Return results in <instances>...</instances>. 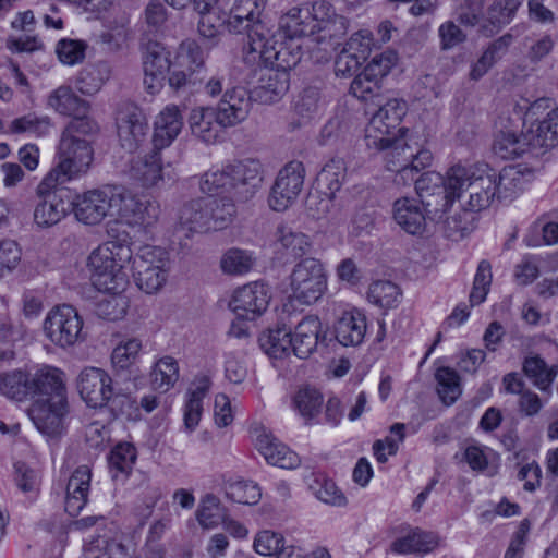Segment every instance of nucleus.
Masks as SVG:
<instances>
[{"mask_svg": "<svg viewBox=\"0 0 558 558\" xmlns=\"http://www.w3.org/2000/svg\"><path fill=\"white\" fill-rule=\"evenodd\" d=\"M160 149H154L143 156H136L130 160L128 173L143 187L155 186L162 177V162Z\"/></svg>", "mask_w": 558, "mask_h": 558, "instance_id": "24", "label": "nucleus"}, {"mask_svg": "<svg viewBox=\"0 0 558 558\" xmlns=\"http://www.w3.org/2000/svg\"><path fill=\"white\" fill-rule=\"evenodd\" d=\"M69 413L66 396L38 398L27 410L35 427L44 435L57 436L63 429V420Z\"/></svg>", "mask_w": 558, "mask_h": 558, "instance_id": "15", "label": "nucleus"}, {"mask_svg": "<svg viewBox=\"0 0 558 558\" xmlns=\"http://www.w3.org/2000/svg\"><path fill=\"white\" fill-rule=\"evenodd\" d=\"M258 86V96L264 101H275L289 88V77L286 71L268 70L262 77Z\"/></svg>", "mask_w": 558, "mask_h": 558, "instance_id": "50", "label": "nucleus"}, {"mask_svg": "<svg viewBox=\"0 0 558 558\" xmlns=\"http://www.w3.org/2000/svg\"><path fill=\"white\" fill-rule=\"evenodd\" d=\"M435 378L442 402L447 405L454 403L462 392L459 374L453 368L441 366L437 368Z\"/></svg>", "mask_w": 558, "mask_h": 558, "instance_id": "48", "label": "nucleus"}, {"mask_svg": "<svg viewBox=\"0 0 558 558\" xmlns=\"http://www.w3.org/2000/svg\"><path fill=\"white\" fill-rule=\"evenodd\" d=\"M274 246L282 255L299 257L310 251L311 240L298 228L289 223H280L274 233Z\"/></svg>", "mask_w": 558, "mask_h": 558, "instance_id": "28", "label": "nucleus"}, {"mask_svg": "<svg viewBox=\"0 0 558 558\" xmlns=\"http://www.w3.org/2000/svg\"><path fill=\"white\" fill-rule=\"evenodd\" d=\"M460 3V9L457 12V20L448 21L440 25L439 35H462L468 31L469 26L478 23V13L482 9L483 0H457Z\"/></svg>", "mask_w": 558, "mask_h": 558, "instance_id": "36", "label": "nucleus"}, {"mask_svg": "<svg viewBox=\"0 0 558 558\" xmlns=\"http://www.w3.org/2000/svg\"><path fill=\"white\" fill-rule=\"evenodd\" d=\"M214 526H221L238 539H244L248 535L246 526L231 518L227 510L220 506V501L216 502V497L211 496V529Z\"/></svg>", "mask_w": 558, "mask_h": 558, "instance_id": "55", "label": "nucleus"}, {"mask_svg": "<svg viewBox=\"0 0 558 558\" xmlns=\"http://www.w3.org/2000/svg\"><path fill=\"white\" fill-rule=\"evenodd\" d=\"M420 202L415 197H400L393 202L392 218L396 223L407 233L416 235L421 234L425 229L426 217L421 203L424 204V198L421 196Z\"/></svg>", "mask_w": 558, "mask_h": 558, "instance_id": "22", "label": "nucleus"}, {"mask_svg": "<svg viewBox=\"0 0 558 558\" xmlns=\"http://www.w3.org/2000/svg\"><path fill=\"white\" fill-rule=\"evenodd\" d=\"M93 160V150L86 138L61 135L58 149V163L46 174L38 185L39 193L56 189L85 173Z\"/></svg>", "mask_w": 558, "mask_h": 558, "instance_id": "6", "label": "nucleus"}, {"mask_svg": "<svg viewBox=\"0 0 558 558\" xmlns=\"http://www.w3.org/2000/svg\"><path fill=\"white\" fill-rule=\"evenodd\" d=\"M86 48L84 40L64 37L58 43L56 51L63 64L74 65L85 59Z\"/></svg>", "mask_w": 558, "mask_h": 558, "instance_id": "61", "label": "nucleus"}, {"mask_svg": "<svg viewBox=\"0 0 558 558\" xmlns=\"http://www.w3.org/2000/svg\"><path fill=\"white\" fill-rule=\"evenodd\" d=\"M405 112L407 104L397 98L388 99L380 106L365 126L366 146L377 151L391 149V158L399 155V150H404L408 131L399 129L400 136H397V129Z\"/></svg>", "mask_w": 558, "mask_h": 558, "instance_id": "4", "label": "nucleus"}, {"mask_svg": "<svg viewBox=\"0 0 558 558\" xmlns=\"http://www.w3.org/2000/svg\"><path fill=\"white\" fill-rule=\"evenodd\" d=\"M81 398L90 408L110 405L117 414L125 413V407L132 408L131 398L126 395H114L110 375L99 367H85L76 379Z\"/></svg>", "mask_w": 558, "mask_h": 558, "instance_id": "7", "label": "nucleus"}, {"mask_svg": "<svg viewBox=\"0 0 558 558\" xmlns=\"http://www.w3.org/2000/svg\"><path fill=\"white\" fill-rule=\"evenodd\" d=\"M278 27L284 35H343L350 31L348 19L337 15L325 1L291 8L280 16Z\"/></svg>", "mask_w": 558, "mask_h": 558, "instance_id": "3", "label": "nucleus"}, {"mask_svg": "<svg viewBox=\"0 0 558 558\" xmlns=\"http://www.w3.org/2000/svg\"><path fill=\"white\" fill-rule=\"evenodd\" d=\"M322 331V323L316 316L304 317L292 335V353L300 357H308L316 349Z\"/></svg>", "mask_w": 558, "mask_h": 558, "instance_id": "27", "label": "nucleus"}, {"mask_svg": "<svg viewBox=\"0 0 558 558\" xmlns=\"http://www.w3.org/2000/svg\"><path fill=\"white\" fill-rule=\"evenodd\" d=\"M251 97L243 87L228 89L215 109V121L223 128L242 123L250 113Z\"/></svg>", "mask_w": 558, "mask_h": 558, "instance_id": "18", "label": "nucleus"}, {"mask_svg": "<svg viewBox=\"0 0 558 558\" xmlns=\"http://www.w3.org/2000/svg\"><path fill=\"white\" fill-rule=\"evenodd\" d=\"M175 65L185 69H196L199 74L205 75V59L198 44L187 38L183 40L175 56Z\"/></svg>", "mask_w": 558, "mask_h": 558, "instance_id": "54", "label": "nucleus"}, {"mask_svg": "<svg viewBox=\"0 0 558 558\" xmlns=\"http://www.w3.org/2000/svg\"><path fill=\"white\" fill-rule=\"evenodd\" d=\"M327 271L324 264L306 257L294 265L290 274L291 298L303 305L317 302L327 290Z\"/></svg>", "mask_w": 558, "mask_h": 558, "instance_id": "9", "label": "nucleus"}, {"mask_svg": "<svg viewBox=\"0 0 558 558\" xmlns=\"http://www.w3.org/2000/svg\"><path fill=\"white\" fill-rule=\"evenodd\" d=\"M110 74V66L106 62L89 64L80 72L76 86L82 94L93 95L109 80Z\"/></svg>", "mask_w": 558, "mask_h": 558, "instance_id": "42", "label": "nucleus"}, {"mask_svg": "<svg viewBox=\"0 0 558 558\" xmlns=\"http://www.w3.org/2000/svg\"><path fill=\"white\" fill-rule=\"evenodd\" d=\"M236 199L246 201L251 198L263 182V166L253 158L233 160Z\"/></svg>", "mask_w": 558, "mask_h": 558, "instance_id": "23", "label": "nucleus"}, {"mask_svg": "<svg viewBox=\"0 0 558 558\" xmlns=\"http://www.w3.org/2000/svg\"><path fill=\"white\" fill-rule=\"evenodd\" d=\"M256 448L271 465L282 469H295L300 464V459L295 452L265 430L257 435Z\"/></svg>", "mask_w": 558, "mask_h": 558, "instance_id": "25", "label": "nucleus"}, {"mask_svg": "<svg viewBox=\"0 0 558 558\" xmlns=\"http://www.w3.org/2000/svg\"><path fill=\"white\" fill-rule=\"evenodd\" d=\"M305 179V168L301 161L293 160L282 167L271 187L268 204L275 211H284L300 196Z\"/></svg>", "mask_w": 558, "mask_h": 558, "instance_id": "13", "label": "nucleus"}, {"mask_svg": "<svg viewBox=\"0 0 558 558\" xmlns=\"http://www.w3.org/2000/svg\"><path fill=\"white\" fill-rule=\"evenodd\" d=\"M131 262L135 283L142 291L153 294L162 289L170 270V258L166 250L142 246Z\"/></svg>", "mask_w": 558, "mask_h": 558, "instance_id": "8", "label": "nucleus"}, {"mask_svg": "<svg viewBox=\"0 0 558 558\" xmlns=\"http://www.w3.org/2000/svg\"><path fill=\"white\" fill-rule=\"evenodd\" d=\"M207 201L196 199L185 204L180 210L179 231L203 233L207 231Z\"/></svg>", "mask_w": 558, "mask_h": 558, "instance_id": "37", "label": "nucleus"}, {"mask_svg": "<svg viewBox=\"0 0 558 558\" xmlns=\"http://www.w3.org/2000/svg\"><path fill=\"white\" fill-rule=\"evenodd\" d=\"M508 43L504 37L495 40L481 56V58L472 65L470 77L477 81L483 77L488 70L495 64L504 52L507 50Z\"/></svg>", "mask_w": 558, "mask_h": 558, "instance_id": "56", "label": "nucleus"}, {"mask_svg": "<svg viewBox=\"0 0 558 558\" xmlns=\"http://www.w3.org/2000/svg\"><path fill=\"white\" fill-rule=\"evenodd\" d=\"M90 476L89 468L81 465L69 478L66 485L65 511L71 517H76L87 502Z\"/></svg>", "mask_w": 558, "mask_h": 558, "instance_id": "29", "label": "nucleus"}, {"mask_svg": "<svg viewBox=\"0 0 558 558\" xmlns=\"http://www.w3.org/2000/svg\"><path fill=\"white\" fill-rule=\"evenodd\" d=\"M209 380L206 377L193 381L187 390L189 399L184 409V425L193 430L199 423L203 412V399L207 395Z\"/></svg>", "mask_w": 558, "mask_h": 558, "instance_id": "40", "label": "nucleus"}, {"mask_svg": "<svg viewBox=\"0 0 558 558\" xmlns=\"http://www.w3.org/2000/svg\"><path fill=\"white\" fill-rule=\"evenodd\" d=\"M270 301L271 291L268 284L256 280L233 290L228 307L238 319L253 322L264 315Z\"/></svg>", "mask_w": 558, "mask_h": 558, "instance_id": "11", "label": "nucleus"}, {"mask_svg": "<svg viewBox=\"0 0 558 558\" xmlns=\"http://www.w3.org/2000/svg\"><path fill=\"white\" fill-rule=\"evenodd\" d=\"M260 345L269 356L283 357L292 352V335L284 327L269 330L260 338Z\"/></svg>", "mask_w": 558, "mask_h": 558, "instance_id": "49", "label": "nucleus"}, {"mask_svg": "<svg viewBox=\"0 0 558 558\" xmlns=\"http://www.w3.org/2000/svg\"><path fill=\"white\" fill-rule=\"evenodd\" d=\"M219 195L236 198L232 161L222 163L211 173V198Z\"/></svg>", "mask_w": 558, "mask_h": 558, "instance_id": "57", "label": "nucleus"}, {"mask_svg": "<svg viewBox=\"0 0 558 558\" xmlns=\"http://www.w3.org/2000/svg\"><path fill=\"white\" fill-rule=\"evenodd\" d=\"M523 372L532 380L533 385L542 391L550 390V386L558 374L556 366H548L538 355L525 357Z\"/></svg>", "mask_w": 558, "mask_h": 558, "instance_id": "41", "label": "nucleus"}, {"mask_svg": "<svg viewBox=\"0 0 558 558\" xmlns=\"http://www.w3.org/2000/svg\"><path fill=\"white\" fill-rule=\"evenodd\" d=\"M29 395H38L39 398H54L65 395V386L62 379V372L51 366L38 369L29 376Z\"/></svg>", "mask_w": 558, "mask_h": 558, "instance_id": "33", "label": "nucleus"}, {"mask_svg": "<svg viewBox=\"0 0 558 558\" xmlns=\"http://www.w3.org/2000/svg\"><path fill=\"white\" fill-rule=\"evenodd\" d=\"M323 395L314 387H301L293 397V407L305 420L314 418L320 413Z\"/></svg>", "mask_w": 558, "mask_h": 558, "instance_id": "46", "label": "nucleus"}, {"mask_svg": "<svg viewBox=\"0 0 558 558\" xmlns=\"http://www.w3.org/2000/svg\"><path fill=\"white\" fill-rule=\"evenodd\" d=\"M437 537L433 533L415 530L396 539L391 550L396 554H425L437 546Z\"/></svg>", "mask_w": 558, "mask_h": 558, "instance_id": "39", "label": "nucleus"}, {"mask_svg": "<svg viewBox=\"0 0 558 558\" xmlns=\"http://www.w3.org/2000/svg\"><path fill=\"white\" fill-rule=\"evenodd\" d=\"M533 173L526 167L510 166L500 172L496 171V185L498 198H510L523 191L531 182Z\"/></svg>", "mask_w": 558, "mask_h": 558, "instance_id": "31", "label": "nucleus"}, {"mask_svg": "<svg viewBox=\"0 0 558 558\" xmlns=\"http://www.w3.org/2000/svg\"><path fill=\"white\" fill-rule=\"evenodd\" d=\"M284 543L281 533L271 530H262L253 538V549L257 555L270 557L277 556Z\"/></svg>", "mask_w": 558, "mask_h": 558, "instance_id": "62", "label": "nucleus"}, {"mask_svg": "<svg viewBox=\"0 0 558 558\" xmlns=\"http://www.w3.org/2000/svg\"><path fill=\"white\" fill-rule=\"evenodd\" d=\"M250 41L245 46L247 54L252 56L253 60L257 58L265 64L274 66L278 60V50L280 40L277 37H248Z\"/></svg>", "mask_w": 558, "mask_h": 558, "instance_id": "53", "label": "nucleus"}, {"mask_svg": "<svg viewBox=\"0 0 558 558\" xmlns=\"http://www.w3.org/2000/svg\"><path fill=\"white\" fill-rule=\"evenodd\" d=\"M550 98H539L527 109L532 119L548 110L546 117L537 123H531L526 131L501 130L494 140L493 149L502 159H512L531 150L548 149L558 144V108H553Z\"/></svg>", "mask_w": 558, "mask_h": 558, "instance_id": "2", "label": "nucleus"}, {"mask_svg": "<svg viewBox=\"0 0 558 558\" xmlns=\"http://www.w3.org/2000/svg\"><path fill=\"white\" fill-rule=\"evenodd\" d=\"M522 0H496L488 11V20L493 31L510 23Z\"/></svg>", "mask_w": 558, "mask_h": 558, "instance_id": "63", "label": "nucleus"}, {"mask_svg": "<svg viewBox=\"0 0 558 558\" xmlns=\"http://www.w3.org/2000/svg\"><path fill=\"white\" fill-rule=\"evenodd\" d=\"M131 247L120 241H108L94 250L87 265L95 286L105 291H122L129 283L125 270L131 263Z\"/></svg>", "mask_w": 558, "mask_h": 558, "instance_id": "5", "label": "nucleus"}, {"mask_svg": "<svg viewBox=\"0 0 558 558\" xmlns=\"http://www.w3.org/2000/svg\"><path fill=\"white\" fill-rule=\"evenodd\" d=\"M451 208L452 206L446 211V214ZM425 211L430 217V219L442 223V229L446 236L453 241L463 239L474 228V216L472 211L464 209L461 205L458 209L454 210L453 214L446 216L445 218V213L438 215L429 214L426 207Z\"/></svg>", "mask_w": 558, "mask_h": 558, "instance_id": "34", "label": "nucleus"}, {"mask_svg": "<svg viewBox=\"0 0 558 558\" xmlns=\"http://www.w3.org/2000/svg\"><path fill=\"white\" fill-rule=\"evenodd\" d=\"M147 123L144 116L138 111H133L121 117L118 120V136L121 146L129 153H133L145 140Z\"/></svg>", "mask_w": 558, "mask_h": 558, "instance_id": "30", "label": "nucleus"}, {"mask_svg": "<svg viewBox=\"0 0 558 558\" xmlns=\"http://www.w3.org/2000/svg\"><path fill=\"white\" fill-rule=\"evenodd\" d=\"M409 140L410 138L407 137L404 150H399V155H395V158L388 161V169L397 171L400 179L415 182L417 185L418 181L426 175V173L422 174L420 179H416L415 175L421 169L430 165L433 155L429 150L420 148L417 143H415V147H413V145L409 143ZM429 172H427V174ZM416 190L418 191L417 187Z\"/></svg>", "mask_w": 558, "mask_h": 558, "instance_id": "19", "label": "nucleus"}, {"mask_svg": "<svg viewBox=\"0 0 558 558\" xmlns=\"http://www.w3.org/2000/svg\"><path fill=\"white\" fill-rule=\"evenodd\" d=\"M179 379V366L174 359L165 356L156 362L150 372V384L155 390L167 392Z\"/></svg>", "mask_w": 558, "mask_h": 558, "instance_id": "44", "label": "nucleus"}, {"mask_svg": "<svg viewBox=\"0 0 558 558\" xmlns=\"http://www.w3.org/2000/svg\"><path fill=\"white\" fill-rule=\"evenodd\" d=\"M492 279L493 274L489 262L485 259L481 260L474 276L473 288L470 294L472 305H478L485 301L492 284Z\"/></svg>", "mask_w": 558, "mask_h": 558, "instance_id": "59", "label": "nucleus"}, {"mask_svg": "<svg viewBox=\"0 0 558 558\" xmlns=\"http://www.w3.org/2000/svg\"><path fill=\"white\" fill-rule=\"evenodd\" d=\"M267 0H211V14H222L219 19L227 24L229 32L239 35L260 33V13Z\"/></svg>", "mask_w": 558, "mask_h": 558, "instance_id": "10", "label": "nucleus"}, {"mask_svg": "<svg viewBox=\"0 0 558 558\" xmlns=\"http://www.w3.org/2000/svg\"><path fill=\"white\" fill-rule=\"evenodd\" d=\"M255 265L252 252L236 247L229 248L220 258V269L229 276H243Z\"/></svg>", "mask_w": 558, "mask_h": 558, "instance_id": "43", "label": "nucleus"}, {"mask_svg": "<svg viewBox=\"0 0 558 558\" xmlns=\"http://www.w3.org/2000/svg\"><path fill=\"white\" fill-rule=\"evenodd\" d=\"M117 215L128 225L145 230L153 228L160 217V205L151 198H138L130 193L120 192Z\"/></svg>", "mask_w": 558, "mask_h": 558, "instance_id": "17", "label": "nucleus"}, {"mask_svg": "<svg viewBox=\"0 0 558 558\" xmlns=\"http://www.w3.org/2000/svg\"><path fill=\"white\" fill-rule=\"evenodd\" d=\"M82 329V317L73 306L66 304L52 308L44 322L46 337L61 348L71 347L83 339Z\"/></svg>", "mask_w": 558, "mask_h": 558, "instance_id": "12", "label": "nucleus"}, {"mask_svg": "<svg viewBox=\"0 0 558 558\" xmlns=\"http://www.w3.org/2000/svg\"><path fill=\"white\" fill-rule=\"evenodd\" d=\"M120 192L92 190L77 195L71 203L75 218L88 226L101 222L111 211L118 209Z\"/></svg>", "mask_w": 558, "mask_h": 558, "instance_id": "14", "label": "nucleus"}, {"mask_svg": "<svg viewBox=\"0 0 558 558\" xmlns=\"http://www.w3.org/2000/svg\"><path fill=\"white\" fill-rule=\"evenodd\" d=\"M234 199L221 195L211 198V221L215 229L221 230L232 221L235 214Z\"/></svg>", "mask_w": 558, "mask_h": 558, "instance_id": "64", "label": "nucleus"}, {"mask_svg": "<svg viewBox=\"0 0 558 558\" xmlns=\"http://www.w3.org/2000/svg\"><path fill=\"white\" fill-rule=\"evenodd\" d=\"M110 294L104 295L96 304V314L108 320L122 319L129 308V299L121 294V291H110Z\"/></svg>", "mask_w": 558, "mask_h": 558, "instance_id": "52", "label": "nucleus"}, {"mask_svg": "<svg viewBox=\"0 0 558 558\" xmlns=\"http://www.w3.org/2000/svg\"><path fill=\"white\" fill-rule=\"evenodd\" d=\"M294 110L305 121L320 117L325 110V102L319 90L314 87L305 88L295 101Z\"/></svg>", "mask_w": 558, "mask_h": 558, "instance_id": "51", "label": "nucleus"}, {"mask_svg": "<svg viewBox=\"0 0 558 558\" xmlns=\"http://www.w3.org/2000/svg\"><path fill=\"white\" fill-rule=\"evenodd\" d=\"M29 375L14 369L0 375V393L9 399L22 401L29 396Z\"/></svg>", "mask_w": 558, "mask_h": 558, "instance_id": "45", "label": "nucleus"}, {"mask_svg": "<svg viewBox=\"0 0 558 558\" xmlns=\"http://www.w3.org/2000/svg\"><path fill=\"white\" fill-rule=\"evenodd\" d=\"M367 329L366 316L359 310L347 311L335 326L336 339L343 347L360 345Z\"/></svg>", "mask_w": 558, "mask_h": 558, "instance_id": "26", "label": "nucleus"}, {"mask_svg": "<svg viewBox=\"0 0 558 558\" xmlns=\"http://www.w3.org/2000/svg\"><path fill=\"white\" fill-rule=\"evenodd\" d=\"M367 299L383 308H392L401 300V291L397 284L388 280H377L369 284Z\"/></svg>", "mask_w": 558, "mask_h": 558, "instance_id": "47", "label": "nucleus"}, {"mask_svg": "<svg viewBox=\"0 0 558 558\" xmlns=\"http://www.w3.org/2000/svg\"><path fill=\"white\" fill-rule=\"evenodd\" d=\"M183 122L177 106L166 107L155 121L154 147L161 149L169 146L178 136Z\"/></svg>", "mask_w": 558, "mask_h": 558, "instance_id": "32", "label": "nucleus"}, {"mask_svg": "<svg viewBox=\"0 0 558 558\" xmlns=\"http://www.w3.org/2000/svg\"><path fill=\"white\" fill-rule=\"evenodd\" d=\"M51 190L52 189H49L45 193H39L37 190L39 195H46L34 211V220L40 227H49L58 223L65 217L69 210V205L64 199L57 193H51Z\"/></svg>", "mask_w": 558, "mask_h": 558, "instance_id": "35", "label": "nucleus"}, {"mask_svg": "<svg viewBox=\"0 0 558 558\" xmlns=\"http://www.w3.org/2000/svg\"><path fill=\"white\" fill-rule=\"evenodd\" d=\"M211 490L215 492V494L211 493V496L216 497V500H218V495H225L227 499L243 505H255L262 496L257 484L238 481L228 474L216 475Z\"/></svg>", "mask_w": 558, "mask_h": 558, "instance_id": "20", "label": "nucleus"}, {"mask_svg": "<svg viewBox=\"0 0 558 558\" xmlns=\"http://www.w3.org/2000/svg\"><path fill=\"white\" fill-rule=\"evenodd\" d=\"M48 105L54 111L63 116L84 114L88 110V105L72 90L70 86H60L48 97Z\"/></svg>", "mask_w": 558, "mask_h": 558, "instance_id": "38", "label": "nucleus"}, {"mask_svg": "<svg viewBox=\"0 0 558 558\" xmlns=\"http://www.w3.org/2000/svg\"><path fill=\"white\" fill-rule=\"evenodd\" d=\"M144 84L146 89L154 94L161 87L165 73L169 70L170 52L162 43L153 37H143L140 44Z\"/></svg>", "mask_w": 558, "mask_h": 558, "instance_id": "16", "label": "nucleus"}, {"mask_svg": "<svg viewBox=\"0 0 558 558\" xmlns=\"http://www.w3.org/2000/svg\"><path fill=\"white\" fill-rule=\"evenodd\" d=\"M347 175L345 163L342 159H331L325 165L318 175V181L324 184L330 197H333L336 192L341 189V185Z\"/></svg>", "mask_w": 558, "mask_h": 558, "instance_id": "58", "label": "nucleus"}, {"mask_svg": "<svg viewBox=\"0 0 558 558\" xmlns=\"http://www.w3.org/2000/svg\"><path fill=\"white\" fill-rule=\"evenodd\" d=\"M373 37H349L336 59L335 71L337 76L349 77L367 59L372 51Z\"/></svg>", "mask_w": 558, "mask_h": 558, "instance_id": "21", "label": "nucleus"}, {"mask_svg": "<svg viewBox=\"0 0 558 558\" xmlns=\"http://www.w3.org/2000/svg\"><path fill=\"white\" fill-rule=\"evenodd\" d=\"M496 171L487 167L457 163L444 175L428 173L417 184L429 214L446 213L456 201L472 213L488 208L498 197Z\"/></svg>", "mask_w": 558, "mask_h": 558, "instance_id": "1", "label": "nucleus"}, {"mask_svg": "<svg viewBox=\"0 0 558 558\" xmlns=\"http://www.w3.org/2000/svg\"><path fill=\"white\" fill-rule=\"evenodd\" d=\"M350 93L362 101H371L381 93V83L364 70L351 83Z\"/></svg>", "mask_w": 558, "mask_h": 558, "instance_id": "60", "label": "nucleus"}]
</instances>
